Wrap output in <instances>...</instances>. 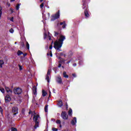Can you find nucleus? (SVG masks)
I'll return each mask as SVG.
<instances>
[{"instance_id":"60","label":"nucleus","mask_w":131,"mask_h":131,"mask_svg":"<svg viewBox=\"0 0 131 131\" xmlns=\"http://www.w3.org/2000/svg\"><path fill=\"white\" fill-rule=\"evenodd\" d=\"M62 68H64V67H62Z\"/></svg>"},{"instance_id":"27","label":"nucleus","mask_w":131,"mask_h":131,"mask_svg":"<svg viewBox=\"0 0 131 131\" xmlns=\"http://www.w3.org/2000/svg\"><path fill=\"white\" fill-rule=\"evenodd\" d=\"M43 6H45V3H42L40 5V8L41 9H42L43 8Z\"/></svg>"},{"instance_id":"16","label":"nucleus","mask_w":131,"mask_h":131,"mask_svg":"<svg viewBox=\"0 0 131 131\" xmlns=\"http://www.w3.org/2000/svg\"><path fill=\"white\" fill-rule=\"evenodd\" d=\"M60 25H62V28H66V24L65 23V21H63L62 23H60Z\"/></svg>"},{"instance_id":"9","label":"nucleus","mask_w":131,"mask_h":131,"mask_svg":"<svg viewBox=\"0 0 131 131\" xmlns=\"http://www.w3.org/2000/svg\"><path fill=\"white\" fill-rule=\"evenodd\" d=\"M12 112H14V115H16V114H18V107H13L12 108Z\"/></svg>"},{"instance_id":"15","label":"nucleus","mask_w":131,"mask_h":131,"mask_svg":"<svg viewBox=\"0 0 131 131\" xmlns=\"http://www.w3.org/2000/svg\"><path fill=\"white\" fill-rule=\"evenodd\" d=\"M68 115H69V116H72V109H69L68 112Z\"/></svg>"},{"instance_id":"6","label":"nucleus","mask_w":131,"mask_h":131,"mask_svg":"<svg viewBox=\"0 0 131 131\" xmlns=\"http://www.w3.org/2000/svg\"><path fill=\"white\" fill-rule=\"evenodd\" d=\"M52 71V70L51 69H50L48 70V73H47V77H46V80H47L48 82H50V78L51 77V72Z\"/></svg>"},{"instance_id":"53","label":"nucleus","mask_w":131,"mask_h":131,"mask_svg":"<svg viewBox=\"0 0 131 131\" xmlns=\"http://www.w3.org/2000/svg\"><path fill=\"white\" fill-rule=\"evenodd\" d=\"M47 55H48V56H50V54L47 53Z\"/></svg>"},{"instance_id":"40","label":"nucleus","mask_w":131,"mask_h":131,"mask_svg":"<svg viewBox=\"0 0 131 131\" xmlns=\"http://www.w3.org/2000/svg\"><path fill=\"white\" fill-rule=\"evenodd\" d=\"M55 36H57V35H58V33L55 32Z\"/></svg>"},{"instance_id":"26","label":"nucleus","mask_w":131,"mask_h":131,"mask_svg":"<svg viewBox=\"0 0 131 131\" xmlns=\"http://www.w3.org/2000/svg\"><path fill=\"white\" fill-rule=\"evenodd\" d=\"M56 123H57V124H61V120H56Z\"/></svg>"},{"instance_id":"46","label":"nucleus","mask_w":131,"mask_h":131,"mask_svg":"<svg viewBox=\"0 0 131 131\" xmlns=\"http://www.w3.org/2000/svg\"><path fill=\"white\" fill-rule=\"evenodd\" d=\"M31 113H32V112H31V111H30V112H29V114H31Z\"/></svg>"},{"instance_id":"35","label":"nucleus","mask_w":131,"mask_h":131,"mask_svg":"<svg viewBox=\"0 0 131 131\" xmlns=\"http://www.w3.org/2000/svg\"><path fill=\"white\" fill-rule=\"evenodd\" d=\"M0 112H1V114L3 115V108H2L1 106H0Z\"/></svg>"},{"instance_id":"22","label":"nucleus","mask_w":131,"mask_h":131,"mask_svg":"<svg viewBox=\"0 0 131 131\" xmlns=\"http://www.w3.org/2000/svg\"><path fill=\"white\" fill-rule=\"evenodd\" d=\"M49 107V105H47L45 106V112H48V108Z\"/></svg>"},{"instance_id":"10","label":"nucleus","mask_w":131,"mask_h":131,"mask_svg":"<svg viewBox=\"0 0 131 131\" xmlns=\"http://www.w3.org/2000/svg\"><path fill=\"white\" fill-rule=\"evenodd\" d=\"M33 95H34L35 96H36V95H37V88H36V86H33Z\"/></svg>"},{"instance_id":"33","label":"nucleus","mask_w":131,"mask_h":131,"mask_svg":"<svg viewBox=\"0 0 131 131\" xmlns=\"http://www.w3.org/2000/svg\"><path fill=\"white\" fill-rule=\"evenodd\" d=\"M18 67H19V70H22V69H23L22 66H21L20 64H19Z\"/></svg>"},{"instance_id":"14","label":"nucleus","mask_w":131,"mask_h":131,"mask_svg":"<svg viewBox=\"0 0 131 131\" xmlns=\"http://www.w3.org/2000/svg\"><path fill=\"white\" fill-rule=\"evenodd\" d=\"M58 105L59 107H62V106H63V102H62V100H59L58 101Z\"/></svg>"},{"instance_id":"28","label":"nucleus","mask_w":131,"mask_h":131,"mask_svg":"<svg viewBox=\"0 0 131 131\" xmlns=\"http://www.w3.org/2000/svg\"><path fill=\"white\" fill-rule=\"evenodd\" d=\"M26 47H27L28 50H29V43H28V42H27Z\"/></svg>"},{"instance_id":"50","label":"nucleus","mask_w":131,"mask_h":131,"mask_svg":"<svg viewBox=\"0 0 131 131\" xmlns=\"http://www.w3.org/2000/svg\"><path fill=\"white\" fill-rule=\"evenodd\" d=\"M66 105L67 107L68 106V104H67V103H66Z\"/></svg>"},{"instance_id":"8","label":"nucleus","mask_w":131,"mask_h":131,"mask_svg":"<svg viewBox=\"0 0 131 131\" xmlns=\"http://www.w3.org/2000/svg\"><path fill=\"white\" fill-rule=\"evenodd\" d=\"M56 81L58 82V83H59V84H62L63 83L62 82V78H61V76H60L57 77Z\"/></svg>"},{"instance_id":"39","label":"nucleus","mask_w":131,"mask_h":131,"mask_svg":"<svg viewBox=\"0 0 131 131\" xmlns=\"http://www.w3.org/2000/svg\"><path fill=\"white\" fill-rule=\"evenodd\" d=\"M24 57H25L26 56H27V53H25V54H23Z\"/></svg>"},{"instance_id":"21","label":"nucleus","mask_w":131,"mask_h":131,"mask_svg":"<svg viewBox=\"0 0 131 131\" xmlns=\"http://www.w3.org/2000/svg\"><path fill=\"white\" fill-rule=\"evenodd\" d=\"M8 20H10V21H11V22H14V17H8Z\"/></svg>"},{"instance_id":"7","label":"nucleus","mask_w":131,"mask_h":131,"mask_svg":"<svg viewBox=\"0 0 131 131\" xmlns=\"http://www.w3.org/2000/svg\"><path fill=\"white\" fill-rule=\"evenodd\" d=\"M6 103H9L11 101V96L9 95H7L5 98Z\"/></svg>"},{"instance_id":"11","label":"nucleus","mask_w":131,"mask_h":131,"mask_svg":"<svg viewBox=\"0 0 131 131\" xmlns=\"http://www.w3.org/2000/svg\"><path fill=\"white\" fill-rule=\"evenodd\" d=\"M38 118H39V115H34L33 118V120L35 122H38L37 120H38Z\"/></svg>"},{"instance_id":"47","label":"nucleus","mask_w":131,"mask_h":131,"mask_svg":"<svg viewBox=\"0 0 131 131\" xmlns=\"http://www.w3.org/2000/svg\"><path fill=\"white\" fill-rule=\"evenodd\" d=\"M70 63V61H68L67 62V64H69Z\"/></svg>"},{"instance_id":"17","label":"nucleus","mask_w":131,"mask_h":131,"mask_svg":"<svg viewBox=\"0 0 131 131\" xmlns=\"http://www.w3.org/2000/svg\"><path fill=\"white\" fill-rule=\"evenodd\" d=\"M63 77H65V78H68L69 76L68 75H67V74L66 73V72H63Z\"/></svg>"},{"instance_id":"31","label":"nucleus","mask_w":131,"mask_h":131,"mask_svg":"<svg viewBox=\"0 0 131 131\" xmlns=\"http://www.w3.org/2000/svg\"><path fill=\"white\" fill-rule=\"evenodd\" d=\"M9 31L10 33H14V30L13 29H11Z\"/></svg>"},{"instance_id":"20","label":"nucleus","mask_w":131,"mask_h":131,"mask_svg":"<svg viewBox=\"0 0 131 131\" xmlns=\"http://www.w3.org/2000/svg\"><path fill=\"white\" fill-rule=\"evenodd\" d=\"M47 92L45 91L44 90L42 91V96L43 97H46L47 96Z\"/></svg>"},{"instance_id":"56","label":"nucleus","mask_w":131,"mask_h":131,"mask_svg":"<svg viewBox=\"0 0 131 131\" xmlns=\"http://www.w3.org/2000/svg\"><path fill=\"white\" fill-rule=\"evenodd\" d=\"M63 56H64V57H66V55L64 54Z\"/></svg>"},{"instance_id":"29","label":"nucleus","mask_w":131,"mask_h":131,"mask_svg":"<svg viewBox=\"0 0 131 131\" xmlns=\"http://www.w3.org/2000/svg\"><path fill=\"white\" fill-rule=\"evenodd\" d=\"M5 64V62H4V60H0V64Z\"/></svg>"},{"instance_id":"34","label":"nucleus","mask_w":131,"mask_h":131,"mask_svg":"<svg viewBox=\"0 0 131 131\" xmlns=\"http://www.w3.org/2000/svg\"><path fill=\"white\" fill-rule=\"evenodd\" d=\"M53 131H58V129L56 128H52Z\"/></svg>"},{"instance_id":"42","label":"nucleus","mask_w":131,"mask_h":131,"mask_svg":"<svg viewBox=\"0 0 131 131\" xmlns=\"http://www.w3.org/2000/svg\"><path fill=\"white\" fill-rule=\"evenodd\" d=\"M60 125H59V127H60V128H62V125H61V124H59Z\"/></svg>"},{"instance_id":"54","label":"nucleus","mask_w":131,"mask_h":131,"mask_svg":"<svg viewBox=\"0 0 131 131\" xmlns=\"http://www.w3.org/2000/svg\"><path fill=\"white\" fill-rule=\"evenodd\" d=\"M49 93H50V96H51V91H50Z\"/></svg>"},{"instance_id":"4","label":"nucleus","mask_w":131,"mask_h":131,"mask_svg":"<svg viewBox=\"0 0 131 131\" xmlns=\"http://www.w3.org/2000/svg\"><path fill=\"white\" fill-rule=\"evenodd\" d=\"M60 18V11H58L57 13L52 16L51 21H54L56 19Z\"/></svg>"},{"instance_id":"52","label":"nucleus","mask_w":131,"mask_h":131,"mask_svg":"<svg viewBox=\"0 0 131 131\" xmlns=\"http://www.w3.org/2000/svg\"><path fill=\"white\" fill-rule=\"evenodd\" d=\"M11 1V2H14V1H15V0H10Z\"/></svg>"},{"instance_id":"36","label":"nucleus","mask_w":131,"mask_h":131,"mask_svg":"<svg viewBox=\"0 0 131 131\" xmlns=\"http://www.w3.org/2000/svg\"><path fill=\"white\" fill-rule=\"evenodd\" d=\"M50 50H52L53 49V46L51 45L49 47Z\"/></svg>"},{"instance_id":"25","label":"nucleus","mask_w":131,"mask_h":131,"mask_svg":"<svg viewBox=\"0 0 131 131\" xmlns=\"http://www.w3.org/2000/svg\"><path fill=\"white\" fill-rule=\"evenodd\" d=\"M0 91H1V92H2V93L3 94H4V93H5V89H4V88H2L0 87Z\"/></svg>"},{"instance_id":"38","label":"nucleus","mask_w":131,"mask_h":131,"mask_svg":"<svg viewBox=\"0 0 131 131\" xmlns=\"http://www.w3.org/2000/svg\"><path fill=\"white\" fill-rule=\"evenodd\" d=\"M50 56L53 57V54H52V51H50Z\"/></svg>"},{"instance_id":"59","label":"nucleus","mask_w":131,"mask_h":131,"mask_svg":"<svg viewBox=\"0 0 131 131\" xmlns=\"http://www.w3.org/2000/svg\"><path fill=\"white\" fill-rule=\"evenodd\" d=\"M83 9H84V7H83Z\"/></svg>"},{"instance_id":"55","label":"nucleus","mask_w":131,"mask_h":131,"mask_svg":"<svg viewBox=\"0 0 131 131\" xmlns=\"http://www.w3.org/2000/svg\"><path fill=\"white\" fill-rule=\"evenodd\" d=\"M60 55H61V56H63V54H62V53H61Z\"/></svg>"},{"instance_id":"51","label":"nucleus","mask_w":131,"mask_h":131,"mask_svg":"<svg viewBox=\"0 0 131 131\" xmlns=\"http://www.w3.org/2000/svg\"><path fill=\"white\" fill-rule=\"evenodd\" d=\"M48 17H50V13H48Z\"/></svg>"},{"instance_id":"18","label":"nucleus","mask_w":131,"mask_h":131,"mask_svg":"<svg viewBox=\"0 0 131 131\" xmlns=\"http://www.w3.org/2000/svg\"><path fill=\"white\" fill-rule=\"evenodd\" d=\"M84 14H85V17H90V14H89V12H88V10H85L84 11Z\"/></svg>"},{"instance_id":"30","label":"nucleus","mask_w":131,"mask_h":131,"mask_svg":"<svg viewBox=\"0 0 131 131\" xmlns=\"http://www.w3.org/2000/svg\"><path fill=\"white\" fill-rule=\"evenodd\" d=\"M12 131H17V128H14V127H12L11 129Z\"/></svg>"},{"instance_id":"2","label":"nucleus","mask_w":131,"mask_h":131,"mask_svg":"<svg viewBox=\"0 0 131 131\" xmlns=\"http://www.w3.org/2000/svg\"><path fill=\"white\" fill-rule=\"evenodd\" d=\"M44 30H45V32H44V38H48V39H49V40H51V36H50V34L49 33V32H48V30L46 29V27L44 26Z\"/></svg>"},{"instance_id":"49","label":"nucleus","mask_w":131,"mask_h":131,"mask_svg":"<svg viewBox=\"0 0 131 131\" xmlns=\"http://www.w3.org/2000/svg\"><path fill=\"white\" fill-rule=\"evenodd\" d=\"M73 66H74V67L76 66V64H74Z\"/></svg>"},{"instance_id":"12","label":"nucleus","mask_w":131,"mask_h":131,"mask_svg":"<svg viewBox=\"0 0 131 131\" xmlns=\"http://www.w3.org/2000/svg\"><path fill=\"white\" fill-rule=\"evenodd\" d=\"M5 90L6 91V92L9 94L11 95L12 94V93H13V91H12V90H11L10 89V88H8V87H6L5 88Z\"/></svg>"},{"instance_id":"5","label":"nucleus","mask_w":131,"mask_h":131,"mask_svg":"<svg viewBox=\"0 0 131 131\" xmlns=\"http://www.w3.org/2000/svg\"><path fill=\"white\" fill-rule=\"evenodd\" d=\"M61 117L64 120L68 119V115H67V113L66 112H62L61 113Z\"/></svg>"},{"instance_id":"24","label":"nucleus","mask_w":131,"mask_h":131,"mask_svg":"<svg viewBox=\"0 0 131 131\" xmlns=\"http://www.w3.org/2000/svg\"><path fill=\"white\" fill-rule=\"evenodd\" d=\"M2 7H0V19L2 17V15L3 14V11H2Z\"/></svg>"},{"instance_id":"57","label":"nucleus","mask_w":131,"mask_h":131,"mask_svg":"<svg viewBox=\"0 0 131 131\" xmlns=\"http://www.w3.org/2000/svg\"><path fill=\"white\" fill-rule=\"evenodd\" d=\"M85 5V4H83V7H84Z\"/></svg>"},{"instance_id":"23","label":"nucleus","mask_w":131,"mask_h":131,"mask_svg":"<svg viewBox=\"0 0 131 131\" xmlns=\"http://www.w3.org/2000/svg\"><path fill=\"white\" fill-rule=\"evenodd\" d=\"M22 54H23V53L22 52V51H18L17 52V55L18 56H20V55H22Z\"/></svg>"},{"instance_id":"19","label":"nucleus","mask_w":131,"mask_h":131,"mask_svg":"<svg viewBox=\"0 0 131 131\" xmlns=\"http://www.w3.org/2000/svg\"><path fill=\"white\" fill-rule=\"evenodd\" d=\"M38 122H35V126H34V128L35 129H36V128H37V127H38Z\"/></svg>"},{"instance_id":"58","label":"nucleus","mask_w":131,"mask_h":131,"mask_svg":"<svg viewBox=\"0 0 131 131\" xmlns=\"http://www.w3.org/2000/svg\"><path fill=\"white\" fill-rule=\"evenodd\" d=\"M66 108H67V110H68V106H67V107H66Z\"/></svg>"},{"instance_id":"13","label":"nucleus","mask_w":131,"mask_h":131,"mask_svg":"<svg viewBox=\"0 0 131 131\" xmlns=\"http://www.w3.org/2000/svg\"><path fill=\"white\" fill-rule=\"evenodd\" d=\"M76 122H77L76 117H74V119L72 120L71 121V124H72V125H75L76 124Z\"/></svg>"},{"instance_id":"48","label":"nucleus","mask_w":131,"mask_h":131,"mask_svg":"<svg viewBox=\"0 0 131 131\" xmlns=\"http://www.w3.org/2000/svg\"><path fill=\"white\" fill-rule=\"evenodd\" d=\"M43 0H40V3H42Z\"/></svg>"},{"instance_id":"45","label":"nucleus","mask_w":131,"mask_h":131,"mask_svg":"<svg viewBox=\"0 0 131 131\" xmlns=\"http://www.w3.org/2000/svg\"><path fill=\"white\" fill-rule=\"evenodd\" d=\"M21 46H22V47H25L24 43H23L21 44Z\"/></svg>"},{"instance_id":"61","label":"nucleus","mask_w":131,"mask_h":131,"mask_svg":"<svg viewBox=\"0 0 131 131\" xmlns=\"http://www.w3.org/2000/svg\"><path fill=\"white\" fill-rule=\"evenodd\" d=\"M54 93H55V91H53Z\"/></svg>"},{"instance_id":"3","label":"nucleus","mask_w":131,"mask_h":131,"mask_svg":"<svg viewBox=\"0 0 131 131\" xmlns=\"http://www.w3.org/2000/svg\"><path fill=\"white\" fill-rule=\"evenodd\" d=\"M13 93L15 94V95H20V94H22V89L21 88H15L13 90Z\"/></svg>"},{"instance_id":"41","label":"nucleus","mask_w":131,"mask_h":131,"mask_svg":"<svg viewBox=\"0 0 131 131\" xmlns=\"http://www.w3.org/2000/svg\"><path fill=\"white\" fill-rule=\"evenodd\" d=\"M61 64L60 63H59V65H58L59 68H60V67H61Z\"/></svg>"},{"instance_id":"32","label":"nucleus","mask_w":131,"mask_h":131,"mask_svg":"<svg viewBox=\"0 0 131 131\" xmlns=\"http://www.w3.org/2000/svg\"><path fill=\"white\" fill-rule=\"evenodd\" d=\"M20 7V5L19 4H17V5L16 6V10H19V8Z\"/></svg>"},{"instance_id":"43","label":"nucleus","mask_w":131,"mask_h":131,"mask_svg":"<svg viewBox=\"0 0 131 131\" xmlns=\"http://www.w3.org/2000/svg\"><path fill=\"white\" fill-rule=\"evenodd\" d=\"M3 64H0V67H1V68H3Z\"/></svg>"},{"instance_id":"37","label":"nucleus","mask_w":131,"mask_h":131,"mask_svg":"<svg viewBox=\"0 0 131 131\" xmlns=\"http://www.w3.org/2000/svg\"><path fill=\"white\" fill-rule=\"evenodd\" d=\"M72 75L74 77H76V75L75 74H73Z\"/></svg>"},{"instance_id":"44","label":"nucleus","mask_w":131,"mask_h":131,"mask_svg":"<svg viewBox=\"0 0 131 131\" xmlns=\"http://www.w3.org/2000/svg\"><path fill=\"white\" fill-rule=\"evenodd\" d=\"M10 11H11V13H13V9H10Z\"/></svg>"},{"instance_id":"1","label":"nucleus","mask_w":131,"mask_h":131,"mask_svg":"<svg viewBox=\"0 0 131 131\" xmlns=\"http://www.w3.org/2000/svg\"><path fill=\"white\" fill-rule=\"evenodd\" d=\"M65 36L61 35L59 36V38L54 42V48L57 50V51H60V48H62V45H63V41L65 40Z\"/></svg>"}]
</instances>
